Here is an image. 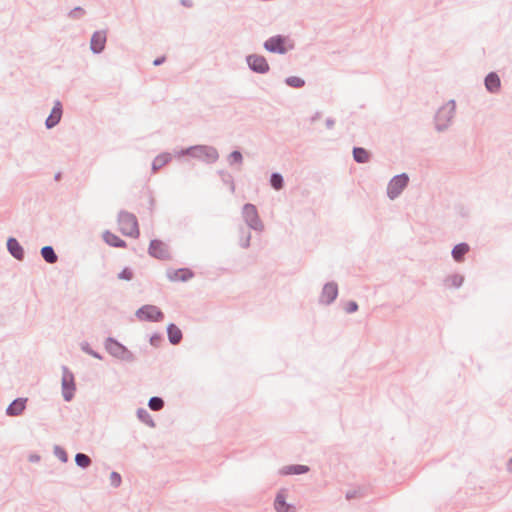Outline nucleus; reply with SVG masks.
I'll list each match as a JSON object with an SVG mask.
<instances>
[{
	"mask_svg": "<svg viewBox=\"0 0 512 512\" xmlns=\"http://www.w3.org/2000/svg\"><path fill=\"white\" fill-rule=\"evenodd\" d=\"M104 348L113 358L122 362L134 363L137 360V357L132 351L113 337L105 339Z\"/></svg>",
	"mask_w": 512,
	"mask_h": 512,
	"instance_id": "nucleus-1",
	"label": "nucleus"
},
{
	"mask_svg": "<svg viewBox=\"0 0 512 512\" xmlns=\"http://www.w3.org/2000/svg\"><path fill=\"white\" fill-rule=\"evenodd\" d=\"M136 317L142 321L160 322L164 319L163 312L155 305L146 304L135 312Z\"/></svg>",
	"mask_w": 512,
	"mask_h": 512,
	"instance_id": "nucleus-2",
	"label": "nucleus"
},
{
	"mask_svg": "<svg viewBox=\"0 0 512 512\" xmlns=\"http://www.w3.org/2000/svg\"><path fill=\"white\" fill-rule=\"evenodd\" d=\"M62 394L65 401H71L75 392V381L73 373L66 367H62Z\"/></svg>",
	"mask_w": 512,
	"mask_h": 512,
	"instance_id": "nucleus-3",
	"label": "nucleus"
},
{
	"mask_svg": "<svg viewBox=\"0 0 512 512\" xmlns=\"http://www.w3.org/2000/svg\"><path fill=\"white\" fill-rule=\"evenodd\" d=\"M186 153L190 154L193 157L202 159L206 162H214L218 158L217 150L211 146L191 147L186 151Z\"/></svg>",
	"mask_w": 512,
	"mask_h": 512,
	"instance_id": "nucleus-4",
	"label": "nucleus"
},
{
	"mask_svg": "<svg viewBox=\"0 0 512 512\" xmlns=\"http://www.w3.org/2000/svg\"><path fill=\"white\" fill-rule=\"evenodd\" d=\"M409 181V177L406 174H400L393 177L387 187V194L390 199H395L405 189Z\"/></svg>",
	"mask_w": 512,
	"mask_h": 512,
	"instance_id": "nucleus-5",
	"label": "nucleus"
},
{
	"mask_svg": "<svg viewBox=\"0 0 512 512\" xmlns=\"http://www.w3.org/2000/svg\"><path fill=\"white\" fill-rule=\"evenodd\" d=\"M338 296V285L336 282L331 281L326 283L319 296V303L324 305L332 304Z\"/></svg>",
	"mask_w": 512,
	"mask_h": 512,
	"instance_id": "nucleus-6",
	"label": "nucleus"
},
{
	"mask_svg": "<svg viewBox=\"0 0 512 512\" xmlns=\"http://www.w3.org/2000/svg\"><path fill=\"white\" fill-rule=\"evenodd\" d=\"M149 254L157 259L165 260L170 258L169 247L161 240H151L149 245Z\"/></svg>",
	"mask_w": 512,
	"mask_h": 512,
	"instance_id": "nucleus-7",
	"label": "nucleus"
},
{
	"mask_svg": "<svg viewBox=\"0 0 512 512\" xmlns=\"http://www.w3.org/2000/svg\"><path fill=\"white\" fill-rule=\"evenodd\" d=\"M264 226H240L239 229V245L242 248L250 246V240L252 238V232L259 235L263 231Z\"/></svg>",
	"mask_w": 512,
	"mask_h": 512,
	"instance_id": "nucleus-8",
	"label": "nucleus"
},
{
	"mask_svg": "<svg viewBox=\"0 0 512 512\" xmlns=\"http://www.w3.org/2000/svg\"><path fill=\"white\" fill-rule=\"evenodd\" d=\"M166 276L171 282H186L193 278L194 273L189 268L168 269Z\"/></svg>",
	"mask_w": 512,
	"mask_h": 512,
	"instance_id": "nucleus-9",
	"label": "nucleus"
},
{
	"mask_svg": "<svg viewBox=\"0 0 512 512\" xmlns=\"http://www.w3.org/2000/svg\"><path fill=\"white\" fill-rule=\"evenodd\" d=\"M287 40L281 36H275L268 39L264 47L270 52L285 53L288 50Z\"/></svg>",
	"mask_w": 512,
	"mask_h": 512,
	"instance_id": "nucleus-10",
	"label": "nucleus"
},
{
	"mask_svg": "<svg viewBox=\"0 0 512 512\" xmlns=\"http://www.w3.org/2000/svg\"><path fill=\"white\" fill-rule=\"evenodd\" d=\"M249 67L258 73H265L269 70L266 59L260 55H251L247 58Z\"/></svg>",
	"mask_w": 512,
	"mask_h": 512,
	"instance_id": "nucleus-11",
	"label": "nucleus"
},
{
	"mask_svg": "<svg viewBox=\"0 0 512 512\" xmlns=\"http://www.w3.org/2000/svg\"><path fill=\"white\" fill-rule=\"evenodd\" d=\"M7 250L12 257L18 261H22L25 257V252L22 245L14 237H9L7 240Z\"/></svg>",
	"mask_w": 512,
	"mask_h": 512,
	"instance_id": "nucleus-12",
	"label": "nucleus"
},
{
	"mask_svg": "<svg viewBox=\"0 0 512 512\" xmlns=\"http://www.w3.org/2000/svg\"><path fill=\"white\" fill-rule=\"evenodd\" d=\"M27 398H16L6 408V415L11 417L20 416L26 408Z\"/></svg>",
	"mask_w": 512,
	"mask_h": 512,
	"instance_id": "nucleus-13",
	"label": "nucleus"
},
{
	"mask_svg": "<svg viewBox=\"0 0 512 512\" xmlns=\"http://www.w3.org/2000/svg\"><path fill=\"white\" fill-rule=\"evenodd\" d=\"M274 509L276 512H294L293 505L286 502L285 490H280L274 500Z\"/></svg>",
	"mask_w": 512,
	"mask_h": 512,
	"instance_id": "nucleus-14",
	"label": "nucleus"
},
{
	"mask_svg": "<svg viewBox=\"0 0 512 512\" xmlns=\"http://www.w3.org/2000/svg\"><path fill=\"white\" fill-rule=\"evenodd\" d=\"M310 470V468L306 465L301 464H293V465H287L283 466L279 473L281 475H301L305 474Z\"/></svg>",
	"mask_w": 512,
	"mask_h": 512,
	"instance_id": "nucleus-15",
	"label": "nucleus"
},
{
	"mask_svg": "<svg viewBox=\"0 0 512 512\" xmlns=\"http://www.w3.org/2000/svg\"><path fill=\"white\" fill-rule=\"evenodd\" d=\"M61 116H62V105L59 101H57L54 104V107H53L49 117L46 119L47 128H52L55 125H57L61 119Z\"/></svg>",
	"mask_w": 512,
	"mask_h": 512,
	"instance_id": "nucleus-16",
	"label": "nucleus"
},
{
	"mask_svg": "<svg viewBox=\"0 0 512 512\" xmlns=\"http://www.w3.org/2000/svg\"><path fill=\"white\" fill-rule=\"evenodd\" d=\"M106 43V34L104 32H95L91 38V49L95 53L101 52Z\"/></svg>",
	"mask_w": 512,
	"mask_h": 512,
	"instance_id": "nucleus-17",
	"label": "nucleus"
},
{
	"mask_svg": "<svg viewBox=\"0 0 512 512\" xmlns=\"http://www.w3.org/2000/svg\"><path fill=\"white\" fill-rule=\"evenodd\" d=\"M168 340L172 345H177L181 342L183 334L182 331L173 323L167 326Z\"/></svg>",
	"mask_w": 512,
	"mask_h": 512,
	"instance_id": "nucleus-18",
	"label": "nucleus"
},
{
	"mask_svg": "<svg viewBox=\"0 0 512 512\" xmlns=\"http://www.w3.org/2000/svg\"><path fill=\"white\" fill-rule=\"evenodd\" d=\"M103 240L112 247L121 248L126 245L124 240L110 231H105L103 233Z\"/></svg>",
	"mask_w": 512,
	"mask_h": 512,
	"instance_id": "nucleus-19",
	"label": "nucleus"
},
{
	"mask_svg": "<svg viewBox=\"0 0 512 512\" xmlns=\"http://www.w3.org/2000/svg\"><path fill=\"white\" fill-rule=\"evenodd\" d=\"M41 257L48 264H55L58 261V255L56 254L54 248L50 245L43 246L40 250Z\"/></svg>",
	"mask_w": 512,
	"mask_h": 512,
	"instance_id": "nucleus-20",
	"label": "nucleus"
},
{
	"mask_svg": "<svg viewBox=\"0 0 512 512\" xmlns=\"http://www.w3.org/2000/svg\"><path fill=\"white\" fill-rule=\"evenodd\" d=\"M485 86L490 92H497L500 88V78L495 73H490L485 78Z\"/></svg>",
	"mask_w": 512,
	"mask_h": 512,
	"instance_id": "nucleus-21",
	"label": "nucleus"
},
{
	"mask_svg": "<svg viewBox=\"0 0 512 512\" xmlns=\"http://www.w3.org/2000/svg\"><path fill=\"white\" fill-rule=\"evenodd\" d=\"M469 251V246L466 243H459L452 249V257L455 261L460 262L463 260L465 254Z\"/></svg>",
	"mask_w": 512,
	"mask_h": 512,
	"instance_id": "nucleus-22",
	"label": "nucleus"
},
{
	"mask_svg": "<svg viewBox=\"0 0 512 512\" xmlns=\"http://www.w3.org/2000/svg\"><path fill=\"white\" fill-rule=\"evenodd\" d=\"M243 214L246 222L253 223L258 219L257 210L254 205H245L243 208Z\"/></svg>",
	"mask_w": 512,
	"mask_h": 512,
	"instance_id": "nucleus-23",
	"label": "nucleus"
},
{
	"mask_svg": "<svg viewBox=\"0 0 512 512\" xmlns=\"http://www.w3.org/2000/svg\"><path fill=\"white\" fill-rule=\"evenodd\" d=\"M353 157L358 163H366L370 159V153L361 147L354 148Z\"/></svg>",
	"mask_w": 512,
	"mask_h": 512,
	"instance_id": "nucleus-24",
	"label": "nucleus"
},
{
	"mask_svg": "<svg viewBox=\"0 0 512 512\" xmlns=\"http://www.w3.org/2000/svg\"><path fill=\"white\" fill-rule=\"evenodd\" d=\"M75 463L78 467L86 469L91 465L92 460L87 454L79 452L75 455Z\"/></svg>",
	"mask_w": 512,
	"mask_h": 512,
	"instance_id": "nucleus-25",
	"label": "nucleus"
},
{
	"mask_svg": "<svg viewBox=\"0 0 512 512\" xmlns=\"http://www.w3.org/2000/svg\"><path fill=\"white\" fill-rule=\"evenodd\" d=\"M464 281V277L460 274H453L445 279V284L449 287L459 288Z\"/></svg>",
	"mask_w": 512,
	"mask_h": 512,
	"instance_id": "nucleus-26",
	"label": "nucleus"
},
{
	"mask_svg": "<svg viewBox=\"0 0 512 512\" xmlns=\"http://www.w3.org/2000/svg\"><path fill=\"white\" fill-rule=\"evenodd\" d=\"M171 160V157L169 154L167 153H164V154H160L158 155L154 161H153V170H158L162 167H164L169 161Z\"/></svg>",
	"mask_w": 512,
	"mask_h": 512,
	"instance_id": "nucleus-27",
	"label": "nucleus"
},
{
	"mask_svg": "<svg viewBox=\"0 0 512 512\" xmlns=\"http://www.w3.org/2000/svg\"><path fill=\"white\" fill-rule=\"evenodd\" d=\"M137 417L139 418V420H141L142 422L146 423L150 427H154L155 426V423H154L151 415L149 414V412L146 409L139 408L137 410Z\"/></svg>",
	"mask_w": 512,
	"mask_h": 512,
	"instance_id": "nucleus-28",
	"label": "nucleus"
},
{
	"mask_svg": "<svg viewBox=\"0 0 512 512\" xmlns=\"http://www.w3.org/2000/svg\"><path fill=\"white\" fill-rule=\"evenodd\" d=\"M164 405V400L158 396H153L148 401V406L153 411H160L164 407Z\"/></svg>",
	"mask_w": 512,
	"mask_h": 512,
	"instance_id": "nucleus-29",
	"label": "nucleus"
},
{
	"mask_svg": "<svg viewBox=\"0 0 512 512\" xmlns=\"http://www.w3.org/2000/svg\"><path fill=\"white\" fill-rule=\"evenodd\" d=\"M80 348L83 352H85L86 354H88L96 359L101 360L103 358L102 355L100 353H98L97 351L93 350L90 347L89 343L86 341H83L80 343Z\"/></svg>",
	"mask_w": 512,
	"mask_h": 512,
	"instance_id": "nucleus-30",
	"label": "nucleus"
},
{
	"mask_svg": "<svg viewBox=\"0 0 512 512\" xmlns=\"http://www.w3.org/2000/svg\"><path fill=\"white\" fill-rule=\"evenodd\" d=\"M54 455L63 463L68 461V455L66 451L59 445H55L53 448Z\"/></svg>",
	"mask_w": 512,
	"mask_h": 512,
	"instance_id": "nucleus-31",
	"label": "nucleus"
},
{
	"mask_svg": "<svg viewBox=\"0 0 512 512\" xmlns=\"http://www.w3.org/2000/svg\"><path fill=\"white\" fill-rule=\"evenodd\" d=\"M122 233L131 237H138L140 234L139 226H122Z\"/></svg>",
	"mask_w": 512,
	"mask_h": 512,
	"instance_id": "nucleus-32",
	"label": "nucleus"
},
{
	"mask_svg": "<svg viewBox=\"0 0 512 512\" xmlns=\"http://www.w3.org/2000/svg\"><path fill=\"white\" fill-rule=\"evenodd\" d=\"M286 83L289 86L294 87V88H300V87L304 86V84H305L304 80L297 76L288 77L286 79Z\"/></svg>",
	"mask_w": 512,
	"mask_h": 512,
	"instance_id": "nucleus-33",
	"label": "nucleus"
},
{
	"mask_svg": "<svg viewBox=\"0 0 512 512\" xmlns=\"http://www.w3.org/2000/svg\"><path fill=\"white\" fill-rule=\"evenodd\" d=\"M271 185L274 189L280 190L283 187V178L280 174L274 173L271 176Z\"/></svg>",
	"mask_w": 512,
	"mask_h": 512,
	"instance_id": "nucleus-34",
	"label": "nucleus"
},
{
	"mask_svg": "<svg viewBox=\"0 0 512 512\" xmlns=\"http://www.w3.org/2000/svg\"><path fill=\"white\" fill-rule=\"evenodd\" d=\"M122 478L121 475L118 472H111L110 474V484L111 486L117 488L121 485Z\"/></svg>",
	"mask_w": 512,
	"mask_h": 512,
	"instance_id": "nucleus-35",
	"label": "nucleus"
},
{
	"mask_svg": "<svg viewBox=\"0 0 512 512\" xmlns=\"http://www.w3.org/2000/svg\"><path fill=\"white\" fill-rule=\"evenodd\" d=\"M118 278L121 280L130 281L133 278V272L130 268L125 267L119 274Z\"/></svg>",
	"mask_w": 512,
	"mask_h": 512,
	"instance_id": "nucleus-36",
	"label": "nucleus"
},
{
	"mask_svg": "<svg viewBox=\"0 0 512 512\" xmlns=\"http://www.w3.org/2000/svg\"><path fill=\"white\" fill-rule=\"evenodd\" d=\"M344 309L348 314L354 313L358 310V304L355 301H349Z\"/></svg>",
	"mask_w": 512,
	"mask_h": 512,
	"instance_id": "nucleus-37",
	"label": "nucleus"
},
{
	"mask_svg": "<svg viewBox=\"0 0 512 512\" xmlns=\"http://www.w3.org/2000/svg\"><path fill=\"white\" fill-rule=\"evenodd\" d=\"M162 340H163L162 336H161L160 334L155 333V334H153V335L150 337V340H149V341H150V344H151L152 346H156V347H157V346H159V345H160V343L162 342Z\"/></svg>",
	"mask_w": 512,
	"mask_h": 512,
	"instance_id": "nucleus-38",
	"label": "nucleus"
},
{
	"mask_svg": "<svg viewBox=\"0 0 512 512\" xmlns=\"http://www.w3.org/2000/svg\"><path fill=\"white\" fill-rule=\"evenodd\" d=\"M230 161L240 163L242 161V155L238 151H234L230 154Z\"/></svg>",
	"mask_w": 512,
	"mask_h": 512,
	"instance_id": "nucleus-39",
	"label": "nucleus"
},
{
	"mask_svg": "<svg viewBox=\"0 0 512 512\" xmlns=\"http://www.w3.org/2000/svg\"><path fill=\"white\" fill-rule=\"evenodd\" d=\"M125 222H128V223H135L136 222V219L134 218L133 215H126V218L124 219Z\"/></svg>",
	"mask_w": 512,
	"mask_h": 512,
	"instance_id": "nucleus-40",
	"label": "nucleus"
},
{
	"mask_svg": "<svg viewBox=\"0 0 512 512\" xmlns=\"http://www.w3.org/2000/svg\"><path fill=\"white\" fill-rule=\"evenodd\" d=\"M39 460H40V456L37 454H32L29 457V461H31V462H38Z\"/></svg>",
	"mask_w": 512,
	"mask_h": 512,
	"instance_id": "nucleus-41",
	"label": "nucleus"
},
{
	"mask_svg": "<svg viewBox=\"0 0 512 512\" xmlns=\"http://www.w3.org/2000/svg\"><path fill=\"white\" fill-rule=\"evenodd\" d=\"M507 470L509 472H512V457L509 459V461L507 463Z\"/></svg>",
	"mask_w": 512,
	"mask_h": 512,
	"instance_id": "nucleus-42",
	"label": "nucleus"
},
{
	"mask_svg": "<svg viewBox=\"0 0 512 512\" xmlns=\"http://www.w3.org/2000/svg\"><path fill=\"white\" fill-rule=\"evenodd\" d=\"M164 60H165V58H164V57L159 58V59H156V60L154 61V65H160V64H162V63L164 62Z\"/></svg>",
	"mask_w": 512,
	"mask_h": 512,
	"instance_id": "nucleus-43",
	"label": "nucleus"
},
{
	"mask_svg": "<svg viewBox=\"0 0 512 512\" xmlns=\"http://www.w3.org/2000/svg\"><path fill=\"white\" fill-rule=\"evenodd\" d=\"M445 108L441 109L439 112H438V115H437V118H439L444 112H445Z\"/></svg>",
	"mask_w": 512,
	"mask_h": 512,
	"instance_id": "nucleus-44",
	"label": "nucleus"
},
{
	"mask_svg": "<svg viewBox=\"0 0 512 512\" xmlns=\"http://www.w3.org/2000/svg\"><path fill=\"white\" fill-rule=\"evenodd\" d=\"M353 497H354V494H353V493H347V494H346V498H347V499H351V498H353Z\"/></svg>",
	"mask_w": 512,
	"mask_h": 512,
	"instance_id": "nucleus-45",
	"label": "nucleus"
}]
</instances>
